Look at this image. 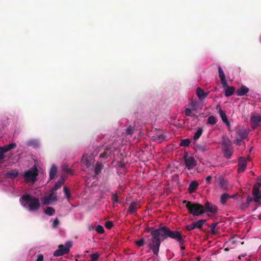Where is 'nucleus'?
<instances>
[{
  "instance_id": "nucleus-1",
  "label": "nucleus",
  "mask_w": 261,
  "mask_h": 261,
  "mask_svg": "<svg viewBox=\"0 0 261 261\" xmlns=\"http://www.w3.org/2000/svg\"><path fill=\"white\" fill-rule=\"evenodd\" d=\"M179 231L171 230L165 226H162L158 229L151 231L152 238L151 241L148 244L147 247L153 254L158 256L159 254L161 242L168 238L174 239L177 238V234Z\"/></svg>"
},
{
  "instance_id": "nucleus-2",
  "label": "nucleus",
  "mask_w": 261,
  "mask_h": 261,
  "mask_svg": "<svg viewBox=\"0 0 261 261\" xmlns=\"http://www.w3.org/2000/svg\"><path fill=\"white\" fill-rule=\"evenodd\" d=\"M20 201L23 206L27 205L30 211H37L40 206L38 199L29 194L22 196L20 198Z\"/></svg>"
},
{
  "instance_id": "nucleus-3",
  "label": "nucleus",
  "mask_w": 261,
  "mask_h": 261,
  "mask_svg": "<svg viewBox=\"0 0 261 261\" xmlns=\"http://www.w3.org/2000/svg\"><path fill=\"white\" fill-rule=\"evenodd\" d=\"M182 203L186 204V208L188 210L189 213L193 216H198L204 213V207L202 204L186 200H184Z\"/></svg>"
},
{
  "instance_id": "nucleus-4",
  "label": "nucleus",
  "mask_w": 261,
  "mask_h": 261,
  "mask_svg": "<svg viewBox=\"0 0 261 261\" xmlns=\"http://www.w3.org/2000/svg\"><path fill=\"white\" fill-rule=\"evenodd\" d=\"M222 146L224 156L226 159H230L233 153L231 142L226 136H223L222 138Z\"/></svg>"
},
{
  "instance_id": "nucleus-5",
  "label": "nucleus",
  "mask_w": 261,
  "mask_h": 261,
  "mask_svg": "<svg viewBox=\"0 0 261 261\" xmlns=\"http://www.w3.org/2000/svg\"><path fill=\"white\" fill-rule=\"evenodd\" d=\"M38 175V171L37 167L34 166L31 169L24 173L23 176L24 181L26 182H31L34 183L37 180V176Z\"/></svg>"
},
{
  "instance_id": "nucleus-6",
  "label": "nucleus",
  "mask_w": 261,
  "mask_h": 261,
  "mask_svg": "<svg viewBox=\"0 0 261 261\" xmlns=\"http://www.w3.org/2000/svg\"><path fill=\"white\" fill-rule=\"evenodd\" d=\"M184 163L186 167L188 170L193 169L196 165L197 163L194 158L191 156H188L187 152H185L184 155Z\"/></svg>"
},
{
  "instance_id": "nucleus-7",
  "label": "nucleus",
  "mask_w": 261,
  "mask_h": 261,
  "mask_svg": "<svg viewBox=\"0 0 261 261\" xmlns=\"http://www.w3.org/2000/svg\"><path fill=\"white\" fill-rule=\"evenodd\" d=\"M16 145L15 143H10L8 145H5L3 147H0V164L3 163L5 158L4 153L10 150L15 148Z\"/></svg>"
},
{
  "instance_id": "nucleus-8",
  "label": "nucleus",
  "mask_w": 261,
  "mask_h": 261,
  "mask_svg": "<svg viewBox=\"0 0 261 261\" xmlns=\"http://www.w3.org/2000/svg\"><path fill=\"white\" fill-rule=\"evenodd\" d=\"M261 186V183L257 182L255 184L252 188V194L254 196L253 200L258 203L261 199V192H259V188Z\"/></svg>"
},
{
  "instance_id": "nucleus-9",
  "label": "nucleus",
  "mask_w": 261,
  "mask_h": 261,
  "mask_svg": "<svg viewBox=\"0 0 261 261\" xmlns=\"http://www.w3.org/2000/svg\"><path fill=\"white\" fill-rule=\"evenodd\" d=\"M249 133V130L242 126L238 125L236 127V137L244 140L248 137Z\"/></svg>"
},
{
  "instance_id": "nucleus-10",
  "label": "nucleus",
  "mask_w": 261,
  "mask_h": 261,
  "mask_svg": "<svg viewBox=\"0 0 261 261\" xmlns=\"http://www.w3.org/2000/svg\"><path fill=\"white\" fill-rule=\"evenodd\" d=\"M204 213L208 212L213 214H215L218 211L217 207L212 203L207 201L204 205Z\"/></svg>"
},
{
  "instance_id": "nucleus-11",
  "label": "nucleus",
  "mask_w": 261,
  "mask_h": 261,
  "mask_svg": "<svg viewBox=\"0 0 261 261\" xmlns=\"http://www.w3.org/2000/svg\"><path fill=\"white\" fill-rule=\"evenodd\" d=\"M261 122L260 115H253L250 117V124L253 129L256 128Z\"/></svg>"
},
{
  "instance_id": "nucleus-12",
  "label": "nucleus",
  "mask_w": 261,
  "mask_h": 261,
  "mask_svg": "<svg viewBox=\"0 0 261 261\" xmlns=\"http://www.w3.org/2000/svg\"><path fill=\"white\" fill-rule=\"evenodd\" d=\"M177 238L176 239H174V240H176L177 243L180 245V248L181 250V253L183 255L184 254L182 251L185 249V247L184 246V244L185 242V239L186 238V236L182 234L181 231H179L178 233L177 234Z\"/></svg>"
},
{
  "instance_id": "nucleus-13",
  "label": "nucleus",
  "mask_w": 261,
  "mask_h": 261,
  "mask_svg": "<svg viewBox=\"0 0 261 261\" xmlns=\"http://www.w3.org/2000/svg\"><path fill=\"white\" fill-rule=\"evenodd\" d=\"M247 165V162L244 158H240L239 160V163L238 165V172L241 173L244 171L246 169Z\"/></svg>"
},
{
  "instance_id": "nucleus-14",
  "label": "nucleus",
  "mask_w": 261,
  "mask_h": 261,
  "mask_svg": "<svg viewBox=\"0 0 261 261\" xmlns=\"http://www.w3.org/2000/svg\"><path fill=\"white\" fill-rule=\"evenodd\" d=\"M72 247V243L71 242H67L65 245H60L58 247L59 249H61V251L64 252V254L69 253L70 249Z\"/></svg>"
},
{
  "instance_id": "nucleus-15",
  "label": "nucleus",
  "mask_w": 261,
  "mask_h": 261,
  "mask_svg": "<svg viewBox=\"0 0 261 261\" xmlns=\"http://www.w3.org/2000/svg\"><path fill=\"white\" fill-rule=\"evenodd\" d=\"M219 76L223 87H227V81L225 79V74L220 66H218Z\"/></svg>"
},
{
  "instance_id": "nucleus-16",
  "label": "nucleus",
  "mask_w": 261,
  "mask_h": 261,
  "mask_svg": "<svg viewBox=\"0 0 261 261\" xmlns=\"http://www.w3.org/2000/svg\"><path fill=\"white\" fill-rule=\"evenodd\" d=\"M139 207L137 202L133 201L132 202L127 209V214H133L136 213Z\"/></svg>"
},
{
  "instance_id": "nucleus-17",
  "label": "nucleus",
  "mask_w": 261,
  "mask_h": 261,
  "mask_svg": "<svg viewBox=\"0 0 261 261\" xmlns=\"http://www.w3.org/2000/svg\"><path fill=\"white\" fill-rule=\"evenodd\" d=\"M54 192L51 190L50 193L47 197H45L43 199V204L47 205L49 203L51 200L56 201L57 200V196L54 194Z\"/></svg>"
},
{
  "instance_id": "nucleus-18",
  "label": "nucleus",
  "mask_w": 261,
  "mask_h": 261,
  "mask_svg": "<svg viewBox=\"0 0 261 261\" xmlns=\"http://www.w3.org/2000/svg\"><path fill=\"white\" fill-rule=\"evenodd\" d=\"M249 91V88L246 86L242 85L236 91L238 96H241L246 95Z\"/></svg>"
},
{
  "instance_id": "nucleus-19",
  "label": "nucleus",
  "mask_w": 261,
  "mask_h": 261,
  "mask_svg": "<svg viewBox=\"0 0 261 261\" xmlns=\"http://www.w3.org/2000/svg\"><path fill=\"white\" fill-rule=\"evenodd\" d=\"M196 93L199 100H202L208 95V93L204 92L201 88L198 87L196 90Z\"/></svg>"
},
{
  "instance_id": "nucleus-20",
  "label": "nucleus",
  "mask_w": 261,
  "mask_h": 261,
  "mask_svg": "<svg viewBox=\"0 0 261 261\" xmlns=\"http://www.w3.org/2000/svg\"><path fill=\"white\" fill-rule=\"evenodd\" d=\"M225 91V95L227 97L231 96L235 92L236 88L233 86L229 87L227 84V87H223Z\"/></svg>"
},
{
  "instance_id": "nucleus-21",
  "label": "nucleus",
  "mask_w": 261,
  "mask_h": 261,
  "mask_svg": "<svg viewBox=\"0 0 261 261\" xmlns=\"http://www.w3.org/2000/svg\"><path fill=\"white\" fill-rule=\"evenodd\" d=\"M219 115L223 121V122L226 124V125L229 127L230 124L229 121L227 118L226 115L224 111H223L221 108L219 110Z\"/></svg>"
},
{
  "instance_id": "nucleus-22",
  "label": "nucleus",
  "mask_w": 261,
  "mask_h": 261,
  "mask_svg": "<svg viewBox=\"0 0 261 261\" xmlns=\"http://www.w3.org/2000/svg\"><path fill=\"white\" fill-rule=\"evenodd\" d=\"M198 186V183L196 181H192L190 182L189 188L188 191L190 193H193L197 188Z\"/></svg>"
},
{
  "instance_id": "nucleus-23",
  "label": "nucleus",
  "mask_w": 261,
  "mask_h": 261,
  "mask_svg": "<svg viewBox=\"0 0 261 261\" xmlns=\"http://www.w3.org/2000/svg\"><path fill=\"white\" fill-rule=\"evenodd\" d=\"M57 173V168L55 165H53L49 170V179L52 180L55 178Z\"/></svg>"
},
{
  "instance_id": "nucleus-24",
  "label": "nucleus",
  "mask_w": 261,
  "mask_h": 261,
  "mask_svg": "<svg viewBox=\"0 0 261 261\" xmlns=\"http://www.w3.org/2000/svg\"><path fill=\"white\" fill-rule=\"evenodd\" d=\"M218 224V222L214 223L211 225V233L212 234H217L219 233V228H217V225Z\"/></svg>"
},
{
  "instance_id": "nucleus-25",
  "label": "nucleus",
  "mask_w": 261,
  "mask_h": 261,
  "mask_svg": "<svg viewBox=\"0 0 261 261\" xmlns=\"http://www.w3.org/2000/svg\"><path fill=\"white\" fill-rule=\"evenodd\" d=\"M165 139V135L164 134L160 135H155L152 136L151 140L152 141H159V142H161L162 141L164 140Z\"/></svg>"
},
{
  "instance_id": "nucleus-26",
  "label": "nucleus",
  "mask_w": 261,
  "mask_h": 261,
  "mask_svg": "<svg viewBox=\"0 0 261 261\" xmlns=\"http://www.w3.org/2000/svg\"><path fill=\"white\" fill-rule=\"evenodd\" d=\"M103 167V165L100 162H97L94 169V173L96 175H98Z\"/></svg>"
},
{
  "instance_id": "nucleus-27",
  "label": "nucleus",
  "mask_w": 261,
  "mask_h": 261,
  "mask_svg": "<svg viewBox=\"0 0 261 261\" xmlns=\"http://www.w3.org/2000/svg\"><path fill=\"white\" fill-rule=\"evenodd\" d=\"M92 159H89L87 157L84 156L83 157L82 162L87 167L90 168L91 165Z\"/></svg>"
},
{
  "instance_id": "nucleus-28",
  "label": "nucleus",
  "mask_w": 261,
  "mask_h": 261,
  "mask_svg": "<svg viewBox=\"0 0 261 261\" xmlns=\"http://www.w3.org/2000/svg\"><path fill=\"white\" fill-rule=\"evenodd\" d=\"M219 185H220L221 188L223 190H226L227 189V181L223 178H219Z\"/></svg>"
},
{
  "instance_id": "nucleus-29",
  "label": "nucleus",
  "mask_w": 261,
  "mask_h": 261,
  "mask_svg": "<svg viewBox=\"0 0 261 261\" xmlns=\"http://www.w3.org/2000/svg\"><path fill=\"white\" fill-rule=\"evenodd\" d=\"M206 222V220H204V219H201V220H199L198 221L195 222H194V224L195 226V228H198V229H201L202 226L205 224V223Z\"/></svg>"
},
{
  "instance_id": "nucleus-30",
  "label": "nucleus",
  "mask_w": 261,
  "mask_h": 261,
  "mask_svg": "<svg viewBox=\"0 0 261 261\" xmlns=\"http://www.w3.org/2000/svg\"><path fill=\"white\" fill-rule=\"evenodd\" d=\"M195 147L197 150L200 151H205L207 150V146L206 144H196Z\"/></svg>"
},
{
  "instance_id": "nucleus-31",
  "label": "nucleus",
  "mask_w": 261,
  "mask_h": 261,
  "mask_svg": "<svg viewBox=\"0 0 261 261\" xmlns=\"http://www.w3.org/2000/svg\"><path fill=\"white\" fill-rule=\"evenodd\" d=\"M230 198V196L227 193H224L221 195L220 197V202L222 204H225L226 203V201L228 199Z\"/></svg>"
},
{
  "instance_id": "nucleus-32",
  "label": "nucleus",
  "mask_w": 261,
  "mask_h": 261,
  "mask_svg": "<svg viewBox=\"0 0 261 261\" xmlns=\"http://www.w3.org/2000/svg\"><path fill=\"white\" fill-rule=\"evenodd\" d=\"M203 132V129L201 127H199L197 130L196 132L194 134L193 136V139L194 140H196L198 139L201 136L202 133Z\"/></svg>"
},
{
  "instance_id": "nucleus-33",
  "label": "nucleus",
  "mask_w": 261,
  "mask_h": 261,
  "mask_svg": "<svg viewBox=\"0 0 261 261\" xmlns=\"http://www.w3.org/2000/svg\"><path fill=\"white\" fill-rule=\"evenodd\" d=\"M7 176L12 178H14L18 175V172L16 170L10 171L7 172Z\"/></svg>"
},
{
  "instance_id": "nucleus-34",
  "label": "nucleus",
  "mask_w": 261,
  "mask_h": 261,
  "mask_svg": "<svg viewBox=\"0 0 261 261\" xmlns=\"http://www.w3.org/2000/svg\"><path fill=\"white\" fill-rule=\"evenodd\" d=\"M190 143V141L188 139H182L180 141L179 145L180 146H189Z\"/></svg>"
},
{
  "instance_id": "nucleus-35",
  "label": "nucleus",
  "mask_w": 261,
  "mask_h": 261,
  "mask_svg": "<svg viewBox=\"0 0 261 261\" xmlns=\"http://www.w3.org/2000/svg\"><path fill=\"white\" fill-rule=\"evenodd\" d=\"M217 122L216 118L213 116H210L207 119V123L212 125L215 124Z\"/></svg>"
},
{
  "instance_id": "nucleus-36",
  "label": "nucleus",
  "mask_w": 261,
  "mask_h": 261,
  "mask_svg": "<svg viewBox=\"0 0 261 261\" xmlns=\"http://www.w3.org/2000/svg\"><path fill=\"white\" fill-rule=\"evenodd\" d=\"M55 212L52 207H47L45 210V213L49 216H51Z\"/></svg>"
},
{
  "instance_id": "nucleus-37",
  "label": "nucleus",
  "mask_w": 261,
  "mask_h": 261,
  "mask_svg": "<svg viewBox=\"0 0 261 261\" xmlns=\"http://www.w3.org/2000/svg\"><path fill=\"white\" fill-rule=\"evenodd\" d=\"M135 244L138 247L143 246L145 244L144 239L143 238H142L140 240H137L135 241Z\"/></svg>"
},
{
  "instance_id": "nucleus-38",
  "label": "nucleus",
  "mask_w": 261,
  "mask_h": 261,
  "mask_svg": "<svg viewBox=\"0 0 261 261\" xmlns=\"http://www.w3.org/2000/svg\"><path fill=\"white\" fill-rule=\"evenodd\" d=\"M135 129L132 126H129L125 130L126 134L128 135H131L133 134Z\"/></svg>"
},
{
  "instance_id": "nucleus-39",
  "label": "nucleus",
  "mask_w": 261,
  "mask_h": 261,
  "mask_svg": "<svg viewBox=\"0 0 261 261\" xmlns=\"http://www.w3.org/2000/svg\"><path fill=\"white\" fill-rule=\"evenodd\" d=\"M95 230L99 233H103L105 231L103 227L100 225H98L96 227Z\"/></svg>"
},
{
  "instance_id": "nucleus-40",
  "label": "nucleus",
  "mask_w": 261,
  "mask_h": 261,
  "mask_svg": "<svg viewBox=\"0 0 261 261\" xmlns=\"http://www.w3.org/2000/svg\"><path fill=\"white\" fill-rule=\"evenodd\" d=\"M61 249H58L54 252V255L55 256H60L64 255V252H62Z\"/></svg>"
},
{
  "instance_id": "nucleus-41",
  "label": "nucleus",
  "mask_w": 261,
  "mask_h": 261,
  "mask_svg": "<svg viewBox=\"0 0 261 261\" xmlns=\"http://www.w3.org/2000/svg\"><path fill=\"white\" fill-rule=\"evenodd\" d=\"M91 261H96L99 257V255L97 253H93L90 255Z\"/></svg>"
},
{
  "instance_id": "nucleus-42",
  "label": "nucleus",
  "mask_w": 261,
  "mask_h": 261,
  "mask_svg": "<svg viewBox=\"0 0 261 261\" xmlns=\"http://www.w3.org/2000/svg\"><path fill=\"white\" fill-rule=\"evenodd\" d=\"M195 226L194 224V223H191L189 225H187L186 226V229L188 231H191L192 230H193L194 229H195Z\"/></svg>"
},
{
  "instance_id": "nucleus-43",
  "label": "nucleus",
  "mask_w": 261,
  "mask_h": 261,
  "mask_svg": "<svg viewBox=\"0 0 261 261\" xmlns=\"http://www.w3.org/2000/svg\"><path fill=\"white\" fill-rule=\"evenodd\" d=\"M63 170L67 174H72V170L68 168L67 166L66 165H64L63 166Z\"/></svg>"
},
{
  "instance_id": "nucleus-44",
  "label": "nucleus",
  "mask_w": 261,
  "mask_h": 261,
  "mask_svg": "<svg viewBox=\"0 0 261 261\" xmlns=\"http://www.w3.org/2000/svg\"><path fill=\"white\" fill-rule=\"evenodd\" d=\"M112 200L113 203H118L119 202L117 194L115 193V194H113L112 195Z\"/></svg>"
},
{
  "instance_id": "nucleus-45",
  "label": "nucleus",
  "mask_w": 261,
  "mask_h": 261,
  "mask_svg": "<svg viewBox=\"0 0 261 261\" xmlns=\"http://www.w3.org/2000/svg\"><path fill=\"white\" fill-rule=\"evenodd\" d=\"M62 184H61V183L57 181L54 187L52 189L53 192H55V191H57L58 189H60L61 188V187L62 186Z\"/></svg>"
},
{
  "instance_id": "nucleus-46",
  "label": "nucleus",
  "mask_w": 261,
  "mask_h": 261,
  "mask_svg": "<svg viewBox=\"0 0 261 261\" xmlns=\"http://www.w3.org/2000/svg\"><path fill=\"white\" fill-rule=\"evenodd\" d=\"M64 191L65 192V196L67 199H69L70 197V191L66 187H64Z\"/></svg>"
},
{
  "instance_id": "nucleus-47",
  "label": "nucleus",
  "mask_w": 261,
  "mask_h": 261,
  "mask_svg": "<svg viewBox=\"0 0 261 261\" xmlns=\"http://www.w3.org/2000/svg\"><path fill=\"white\" fill-rule=\"evenodd\" d=\"M105 226L107 229H110L113 226V223L112 221H107L105 223Z\"/></svg>"
},
{
  "instance_id": "nucleus-48",
  "label": "nucleus",
  "mask_w": 261,
  "mask_h": 261,
  "mask_svg": "<svg viewBox=\"0 0 261 261\" xmlns=\"http://www.w3.org/2000/svg\"><path fill=\"white\" fill-rule=\"evenodd\" d=\"M244 139H241V138H238V137H236L234 141V142L235 144H236L237 145H241V143H242V141Z\"/></svg>"
},
{
  "instance_id": "nucleus-49",
  "label": "nucleus",
  "mask_w": 261,
  "mask_h": 261,
  "mask_svg": "<svg viewBox=\"0 0 261 261\" xmlns=\"http://www.w3.org/2000/svg\"><path fill=\"white\" fill-rule=\"evenodd\" d=\"M252 201H254L253 198L248 196L247 198V202L245 203L244 205H246V207H248L250 204V203Z\"/></svg>"
},
{
  "instance_id": "nucleus-50",
  "label": "nucleus",
  "mask_w": 261,
  "mask_h": 261,
  "mask_svg": "<svg viewBox=\"0 0 261 261\" xmlns=\"http://www.w3.org/2000/svg\"><path fill=\"white\" fill-rule=\"evenodd\" d=\"M59 224V221L58 219L57 218H56L54 221V222L53 224V227L55 228H56L58 227Z\"/></svg>"
},
{
  "instance_id": "nucleus-51",
  "label": "nucleus",
  "mask_w": 261,
  "mask_h": 261,
  "mask_svg": "<svg viewBox=\"0 0 261 261\" xmlns=\"http://www.w3.org/2000/svg\"><path fill=\"white\" fill-rule=\"evenodd\" d=\"M185 115L187 116H192V111L189 108H186L185 111Z\"/></svg>"
},
{
  "instance_id": "nucleus-52",
  "label": "nucleus",
  "mask_w": 261,
  "mask_h": 261,
  "mask_svg": "<svg viewBox=\"0 0 261 261\" xmlns=\"http://www.w3.org/2000/svg\"><path fill=\"white\" fill-rule=\"evenodd\" d=\"M66 177L62 176L60 177V178L58 179V181L61 184L63 185L65 181Z\"/></svg>"
},
{
  "instance_id": "nucleus-53",
  "label": "nucleus",
  "mask_w": 261,
  "mask_h": 261,
  "mask_svg": "<svg viewBox=\"0 0 261 261\" xmlns=\"http://www.w3.org/2000/svg\"><path fill=\"white\" fill-rule=\"evenodd\" d=\"M43 255L42 254H38L37 255V258L36 261H43Z\"/></svg>"
},
{
  "instance_id": "nucleus-54",
  "label": "nucleus",
  "mask_w": 261,
  "mask_h": 261,
  "mask_svg": "<svg viewBox=\"0 0 261 261\" xmlns=\"http://www.w3.org/2000/svg\"><path fill=\"white\" fill-rule=\"evenodd\" d=\"M107 156V152L106 151H105L101 153L100 154V157L101 158H106Z\"/></svg>"
},
{
  "instance_id": "nucleus-55",
  "label": "nucleus",
  "mask_w": 261,
  "mask_h": 261,
  "mask_svg": "<svg viewBox=\"0 0 261 261\" xmlns=\"http://www.w3.org/2000/svg\"><path fill=\"white\" fill-rule=\"evenodd\" d=\"M211 180H212L211 176H207L205 178V180L207 184H210Z\"/></svg>"
},
{
  "instance_id": "nucleus-56",
  "label": "nucleus",
  "mask_w": 261,
  "mask_h": 261,
  "mask_svg": "<svg viewBox=\"0 0 261 261\" xmlns=\"http://www.w3.org/2000/svg\"><path fill=\"white\" fill-rule=\"evenodd\" d=\"M244 204H245V203H243V204H242V205H241V208H246V205H244Z\"/></svg>"
},
{
  "instance_id": "nucleus-57",
  "label": "nucleus",
  "mask_w": 261,
  "mask_h": 261,
  "mask_svg": "<svg viewBox=\"0 0 261 261\" xmlns=\"http://www.w3.org/2000/svg\"><path fill=\"white\" fill-rule=\"evenodd\" d=\"M220 108H221L220 106V105H218L217 106V107H216V109H219H219H220Z\"/></svg>"
},
{
  "instance_id": "nucleus-58",
  "label": "nucleus",
  "mask_w": 261,
  "mask_h": 261,
  "mask_svg": "<svg viewBox=\"0 0 261 261\" xmlns=\"http://www.w3.org/2000/svg\"><path fill=\"white\" fill-rule=\"evenodd\" d=\"M256 180H257V181L261 180V177H258L257 178Z\"/></svg>"
},
{
  "instance_id": "nucleus-59",
  "label": "nucleus",
  "mask_w": 261,
  "mask_h": 261,
  "mask_svg": "<svg viewBox=\"0 0 261 261\" xmlns=\"http://www.w3.org/2000/svg\"><path fill=\"white\" fill-rule=\"evenodd\" d=\"M225 250L227 251L229 250V249L228 248H226V249H225Z\"/></svg>"
},
{
  "instance_id": "nucleus-60",
  "label": "nucleus",
  "mask_w": 261,
  "mask_h": 261,
  "mask_svg": "<svg viewBox=\"0 0 261 261\" xmlns=\"http://www.w3.org/2000/svg\"><path fill=\"white\" fill-rule=\"evenodd\" d=\"M244 242H241V244H242V245H243V244H244Z\"/></svg>"
}]
</instances>
